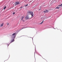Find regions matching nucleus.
<instances>
[{"mask_svg": "<svg viewBox=\"0 0 62 62\" xmlns=\"http://www.w3.org/2000/svg\"><path fill=\"white\" fill-rule=\"evenodd\" d=\"M15 34H16V33H14L12 34V38L14 39L15 38Z\"/></svg>", "mask_w": 62, "mask_h": 62, "instance_id": "1", "label": "nucleus"}, {"mask_svg": "<svg viewBox=\"0 0 62 62\" xmlns=\"http://www.w3.org/2000/svg\"><path fill=\"white\" fill-rule=\"evenodd\" d=\"M27 14L28 15H31V12L30 11H29L28 12Z\"/></svg>", "mask_w": 62, "mask_h": 62, "instance_id": "2", "label": "nucleus"}, {"mask_svg": "<svg viewBox=\"0 0 62 62\" xmlns=\"http://www.w3.org/2000/svg\"><path fill=\"white\" fill-rule=\"evenodd\" d=\"M31 18H32L33 17V16H34V14H33V12H31Z\"/></svg>", "mask_w": 62, "mask_h": 62, "instance_id": "3", "label": "nucleus"}, {"mask_svg": "<svg viewBox=\"0 0 62 62\" xmlns=\"http://www.w3.org/2000/svg\"><path fill=\"white\" fill-rule=\"evenodd\" d=\"M44 13H48V11L47 10H46V11L44 10Z\"/></svg>", "mask_w": 62, "mask_h": 62, "instance_id": "4", "label": "nucleus"}, {"mask_svg": "<svg viewBox=\"0 0 62 62\" xmlns=\"http://www.w3.org/2000/svg\"><path fill=\"white\" fill-rule=\"evenodd\" d=\"M16 5H18V4H19V2H16Z\"/></svg>", "mask_w": 62, "mask_h": 62, "instance_id": "5", "label": "nucleus"}, {"mask_svg": "<svg viewBox=\"0 0 62 62\" xmlns=\"http://www.w3.org/2000/svg\"><path fill=\"white\" fill-rule=\"evenodd\" d=\"M25 18L26 19H29V17L28 16H26Z\"/></svg>", "mask_w": 62, "mask_h": 62, "instance_id": "6", "label": "nucleus"}, {"mask_svg": "<svg viewBox=\"0 0 62 62\" xmlns=\"http://www.w3.org/2000/svg\"><path fill=\"white\" fill-rule=\"evenodd\" d=\"M24 17H22V18L21 19V20L23 21V22H24V21L23 20V18H24Z\"/></svg>", "mask_w": 62, "mask_h": 62, "instance_id": "7", "label": "nucleus"}, {"mask_svg": "<svg viewBox=\"0 0 62 62\" xmlns=\"http://www.w3.org/2000/svg\"><path fill=\"white\" fill-rule=\"evenodd\" d=\"M13 41H14V39L11 42H10V43H12V42H13Z\"/></svg>", "mask_w": 62, "mask_h": 62, "instance_id": "8", "label": "nucleus"}, {"mask_svg": "<svg viewBox=\"0 0 62 62\" xmlns=\"http://www.w3.org/2000/svg\"><path fill=\"white\" fill-rule=\"evenodd\" d=\"M43 22H44V20H43L42 22V23H40V24H42V23H43Z\"/></svg>", "mask_w": 62, "mask_h": 62, "instance_id": "9", "label": "nucleus"}, {"mask_svg": "<svg viewBox=\"0 0 62 62\" xmlns=\"http://www.w3.org/2000/svg\"><path fill=\"white\" fill-rule=\"evenodd\" d=\"M56 8V9H59V7H57Z\"/></svg>", "mask_w": 62, "mask_h": 62, "instance_id": "10", "label": "nucleus"}, {"mask_svg": "<svg viewBox=\"0 0 62 62\" xmlns=\"http://www.w3.org/2000/svg\"><path fill=\"white\" fill-rule=\"evenodd\" d=\"M24 28H24V27H23L22 28L21 30H22V29H24Z\"/></svg>", "mask_w": 62, "mask_h": 62, "instance_id": "11", "label": "nucleus"}, {"mask_svg": "<svg viewBox=\"0 0 62 62\" xmlns=\"http://www.w3.org/2000/svg\"><path fill=\"white\" fill-rule=\"evenodd\" d=\"M6 6H5V7H4V10L5 9H6Z\"/></svg>", "mask_w": 62, "mask_h": 62, "instance_id": "12", "label": "nucleus"}, {"mask_svg": "<svg viewBox=\"0 0 62 62\" xmlns=\"http://www.w3.org/2000/svg\"><path fill=\"white\" fill-rule=\"evenodd\" d=\"M3 26V24H1L0 25V27H2V26Z\"/></svg>", "mask_w": 62, "mask_h": 62, "instance_id": "13", "label": "nucleus"}, {"mask_svg": "<svg viewBox=\"0 0 62 62\" xmlns=\"http://www.w3.org/2000/svg\"><path fill=\"white\" fill-rule=\"evenodd\" d=\"M62 4L61 5H59L58 6V7H60V6H62Z\"/></svg>", "mask_w": 62, "mask_h": 62, "instance_id": "14", "label": "nucleus"}, {"mask_svg": "<svg viewBox=\"0 0 62 62\" xmlns=\"http://www.w3.org/2000/svg\"><path fill=\"white\" fill-rule=\"evenodd\" d=\"M28 6V4H27L26 5H25V6Z\"/></svg>", "mask_w": 62, "mask_h": 62, "instance_id": "15", "label": "nucleus"}, {"mask_svg": "<svg viewBox=\"0 0 62 62\" xmlns=\"http://www.w3.org/2000/svg\"><path fill=\"white\" fill-rule=\"evenodd\" d=\"M23 8V7L22 6H21L20 8Z\"/></svg>", "mask_w": 62, "mask_h": 62, "instance_id": "16", "label": "nucleus"}, {"mask_svg": "<svg viewBox=\"0 0 62 62\" xmlns=\"http://www.w3.org/2000/svg\"><path fill=\"white\" fill-rule=\"evenodd\" d=\"M15 12L14 13H13V15L14 14H15Z\"/></svg>", "mask_w": 62, "mask_h": 62, "instance_id": "17", "label": "nucleus"}, {"mask_svg": "<svg viewBox=\"0 0 62 62\" xmlns=\"http://www.w3.org/2000/svg\"><path fill=\"white\" fill-rule=\"evenodd\" d=\"M40 9H41L40 8V9H39V10H40Z\"/></svg>", "mask_w": 62, "mask_h": 62, "instance_id": "18", "label": "nucleus"}, {"mask_svg": "<svg viewBox=\"0 0 62 62\" xmlns=\"http://www.w3.org/2000/svg\"><path fill=\"white\" fill-rule=\"evenodd\" d=\"M8 24V23L7 24V25Z\"/></svg>", "mask_w": 62, "mask_h": 62, "instance_id": "19", "label": "nucleus"}, {"mask_svg": "<svg viewBox=\"0 0 62 62\" xmlns=\"http://www.w3.org/2000/svg\"><path fill=\"white\" fill-rule=\"evenodd\" d=\"M9 45H8V46Z\"/></svg>", "mask_w": 62, "mask_h": 62, "instance_id": "20", "label": "nucleus"}, {"mask_svg": "<svg viewBox=\"0 0 62 62\" xmlns=\"http://www.w3.org/2000/svg\"><path fill=\"white\" fill-rule=\"evenodd\" d=\"M2 24H4V23H2Z\"/></svg>", "mask_w": 62, "mask_h": 62, "instance_id": "21", "label": "nucleus"}]
</instances>
